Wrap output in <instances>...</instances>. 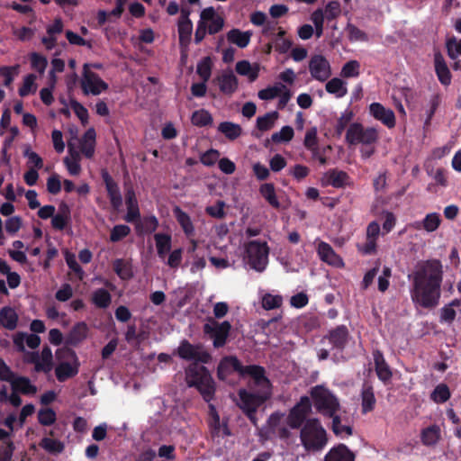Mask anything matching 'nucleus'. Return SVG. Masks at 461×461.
Masks as SVG:
<instances>
[{
	"mask_svg": "<svg viewBox=\"0 0 461 461\" xmlns=\"http://www.w3.org/2000/svg\"><path fill=\"white\" fill-rule=\"evenodd\" d=\"M192 123L195 126L203 127L209 125L212 122V117L210 114L209 112L206 110L201 109L198 111H195L192 114Z\"/></svg>",
	"mask_w": 461,
	"mask_h": 461,
	"instance_id": "obj_48",
	"label": "nucleus"
},
{
	"mask_svg": "<svg viewBox=\"0 0 461 461\" xmlns=\"http://www.w3.org/2000/svg\"><path fill=\"white\" fill-rule=\"evenodd\" d=\"M332 417V430L335 435L339 437L352 435V428L349 425L342 424L339 416L333 415Z\"/></svg>",
	"mask_w": 461,
	"mask_h": 461,
	"instance_id": "obj_51",
	"label": "nucleus"
},
{
	"mask_svg": "<svg viewBox=\"0 0 461 461\" xmlns=\"http://www.w3.org/2000/svg\"><path fill=\"white\" fill-rule=\"evenodd\" d=\"M360 64L357 60H350L344 64L341 68L340 76L342 77H357L359 75Z\"/></svg>",
	"mask_w": 461,
	"mask_h": 461,
	"instance_id": "obj_54",
	"label": "nucleus"
},
{
	"mask_svg": "<svg viewBox=\"0 0 461 461\" xmlns=\"http://www.w3.org/2000/svg\"><path fill=\"white\" fill-rule=\"evenodd\" d=\"M251 36L252 32L249 31L241 32L239 29H232L227 33V40L243 49L249 45Z\"/></svg>",
	"mask_w": 461,
	"mask_h": 461,
	"instance_id": "obj_32",
	"label": "nucleus"
},
{
	"mask_svg": "<svg viewBox=\"0 0 461 461\" xmlns=\"http://www.w3.org/2000/svg\"><path fill=\"white\" fill-rule=\"evenodd\" d=\"M262 307L267 310L278 309L283 304V297L278 294H265L261 298Z\"/></svg>",
	"mask_w": 461,
	"mask_h": 461,
	"instance_id": "obj_42",
	"label": "nucleus"
},
{
	"mask_svg": "<svg viewBox=\"0 0 461 461\" xmlns=\"http://www.w3.org/2000/svg\"><path fill=\"white\" fill-rule=\"evenodd\" d=\"M239 398L236 400L237 405L248 416L250 421L257 426L256 411L257 410L271 397L268 393L257 391L253 393L246 389H240L238 393Z\"/></svg>",
	"mask_w": 461,
	"mask_h": 461,
	"instance_id": "obj_7",
	"label": "nucleus"
},
{
	"mask_svg": "<svg viewBox=\"0 0 461 461\" xmlns=\"http://www.w3.org/2000/svg\"><path fill=\"white\" fill-rule=\"evenodd\" d=\"M311 410L310 399L303 397L287 416L279 412L273 413L268 419V425L280 438H288L290 431L284 424L286 423L291 429L301 427Z\"/></svg>",
	"mask_w": 461,
	"mask_h": 461,
	"instance_id": "obj_3",
	"label": "nucleus"
},
{
	"mask_svg": "<svg viewBox=\"0 0 461 461\" xmlns=\"http://www.w3.org/2000/svg\"><path fill=\"white\" fill-rule=\"evenodd\" d=\"M381 228L377 221H371L366 227V241L357 245L358 250L364 255H372L376 252L377 240Z\"/></svg>",
	"mask_w": 461,
	"mask_h": 461,
	"instance_id": "obj_14",
	"label": "nucleus"
},
{
	"mask_svg": "<svg viewBox=\"0 0 461 461\" xmlns=\"http://www.w3.org/2000/svg\"><path fill=\"white\" fill-rule=\"evenodd\" d=\"M325 89L337 98H341L348 94L347 83L339 77H333L329 80L325 85Z\"/></svg>",
	"mask_w": 461,
	"mask_h": 461,
	"instance_id": "obj_34",
	"label": "nucleus"
},
{
	"mask_svg": "<svg viewBox=\"0 0 461 461\" xmlns=\"http://www.w3.org/2000/svg\"><path fill=\"white\" fill-rule=\"evenodd\" d=\"M317 252L320 258L333 267H342L343 260L342 258L336 254L331 246L324 241H321L317 247Z\"/></svg>",
	"mask_w": 461,
	"mask_h": 461,
	"instance_id": "obj_19",
	"label": "nucleus"
},
{
	"mask_svg": "<svg viewBox=\"0 0 461 461\" xmlns=\"http://www.w3.org/2000/svg\"><path fill=\"white\" fill-rule=\"evenodd\" d=\"M26 360L35 365L37 372L49 373L53 367V355L49 347H44L41 354L36 352L27 353Z\"/></svg>",
	"mask_w": 461,
	"mask_h": 461,
	"instance_id": "obj_13",
	"label": "nucleus"
},
{
	"mask_svg": "<svg viewBox=\"0 0 461 461\" xmlns=\"http://www.w3.org/2000/svg\"><path fill=\"white\" fill-rule=\"evenodd\" d=\"M378 139L379 133L375 128H365L357 122L350 124L346 132V141L349 145H373Z\"/></svg>",
	"mask_w": 461,
	"mask_h": 461,
	"instance_id": "obj_9",
	"label": "nucleus"
},
{
	"mask_svg": "<svg viewBox=\"0 0 461 461\" xmlns=\"http://www.w3.org/2000/svg\"><path fill=\"white\" fill-rule=\"evenodd\" d=\"M447 50L449 59L453 61L454 70L461 69V39L451 38L447 41Z\"/></svg>",
	"mask_w": 461,
	"mask_h": 461,
	"instance_id": "obj_25",
	"label": "nucleus"
},
{
	"mask_svg": "<svg viewBox=\"0 0 461 461\" xmlns=\"http://www.w3.org/2000/svg\"><path fill=\"white\" fill-rule=\"evenodd\" d=\"M285 89V85L282 83H276L274 86H268L265 89L260 90L258 93V96L261 100H272L278 96L282 91Z\"/></svg>",
	"mask_w": 461,
	"mask_h": 461,
	"instance_id": "obj_43",
	"label": "nucleus"
},
{
	"mask_svg": "<svg viewBox=\"0 0 461 461\" xmlns=\"http://www.w3.org/2000/svg\"><path fill=\"white\" fill-rule=\"evenodd\" d=\"M158 222L155 216L144 218L137 224V230L140 233H151L158 228Z\"/></svg>",
	"mask_w": 461,
	"mask_h": 461,
	"instance_id": "obj_52",
	"label": "nucleus"
},
{
	"mask_svg": "<svg viewBox=\"0 0 461 461\" xmlns=\"http://www.w3.org/2000/svg\"><path fill=\"white\" fill-rule=\"evenodd\" d=\"M423 230L427 232L437 230L441 223L440 215L438 212L428 213L422 220Z\"/></svg>",
	"mask_w": 461,
	"mask_h": 461,
	"instance_id": "obj_46",
	"label": "nucleus"
},
{
	"mask_svg": "<svg viewBox=\"0 0 461 461\" xmlns=\"http://www.w3.org/2000/svg\"><path fill=\"white\" fill-rule=\"evenodd\" d=\"M308 68L312 77L320 82L327 81L332 75L330 61L321 54L311 57Z\"/></svg>",
	"mask_w": 461,
	"mask_h": 461,
	"instance_id": "obj_12",
	"label": "nucleus"
},
{
	"mask_svg": "<svg viewBox=\"0 0 461 461\" xmlns=\"http://www.w3.org/2000/svg\"><path fill=\"white\" fill-rule=\"evenodd\" d=\"M95 138L96 134L95 129L89 128L80 140V151L86 158H92L95 153Z\"/></svg>",
	"mask_w": 461,
	"mask_h": 461,
	"instance_id": "obj_28",
	"label": "nucleus"
},
{
	"mask_svg": "<svg viewBox=\"0 0 461 461\" xmlns=\"http://www.w3.org/2000/svg\"><path fill=\"white\" fill-rule=\"evenodd\" d=\"M205 267L206 260L204 257L194 254L190 263V272L194 275H201Z\"/></svg>",
	"mask_w": 461,
	"mask_h": 461,
	"instance_id": "obj_63",
	"label": "nucleus"
},
{
	"mask_svg": "<svg viewBox=\"0 0 461 461\" xmlns=\"http://www.w3.org/2000/svg\"><path fill=\"white\" fill-rule=\"evenodd\" d=\"M218 131L223 133L230 140H235L241 134L240 126L230 122L220 123Z\"/></svg>",
	"mask_w": 461,
	"mask_h": 461,
	"instance_id": "obj_41",
	"label": "nucleus"
},
{
	"mask_svg": "<svg viewBox=\"0 0 461 461\" xmlns=\"http://www.w3.org/2000/svg\"><path fill=\"white\" fill-rule=\"evenodd\" d=\"M440 436V429L438 426H430L423 429L421 433V439L423 444L427 446L434 445L438 442Z\"/></svg>",
	"mask_w": 461,
	"mask_h": 461,
	"instance_id": "obj_44",
	"label": "nucleus"
},
{
	"mask_svg": "<svg viewBox=\"0 0 461 461\" xmlns=\"http://www.w3.org/2000/svg\"><path fill=\"white\" fill-rule=\"evenodd\" d=\"M236 72L243 77H247L249 82H254L258 77L260 70L258 63L251 64L248 60H240L236 63Z\"/></svg>",
	"mask_w": 461,
	"mask_h": 461,
	"instance_id": "obj_24",
	"label": "nucleus"
},
{
	"mask_svg": "<svg viewBox=\"0 0 461 461\" xmlns=\"http://www.w3.org/2000/svg\"><path fill=\"white\" fill-rule=\"evenodd\" d=\"M30 58L32 68L38 71L40 74H43L48 66L47 59L36 52L32 53Z\"/></svg>",
	"mask_w": 461,
	"mask_h": 461,
	"instance_id": "obj_61",
	"label": "nucleus"
},
{
	"mask_svg": "<svg viewBox=\"0 0 461 461\" xmlns=\"http://www.w3.org/2000/svg\"><path fill=\"white\" fill-rule=\"evenodd\" d=\"M111 294L104 288L95 290L92 294V301L99 308H107L111 303Z\"/></svg>",
	"mask_w": 461,
	"mask_h": 461,
	"instance_id": "obj_40",
	"label": "nucleus"
},
{
	"mask_svg": "<svg viewBox=\"0 0 461 461\" xmlns=\"http://www.w3.org/2000/svg\"><path fill=\"white\" fill-rule=\"evenodd\" d=\"M104 180L105 183L108 196L111 201V204L114 209H118L122 203L120 189L117 184L107 173L104 175Z\"/></svg>",
	"mask_w": 461,
	"mask_h": 461,
	"instance_id": "obj_27",
	"label": "nucleus"
},
{
	"mask_svg": "<svg viewBox=\"0 0 461 461\" xmlns=\"http://www.w3.org/2000/svg\"><path fill=\"white\" fill-rule=\"evenodd\" d=\"M158 258L165 260L167 254L171 251V236L164 233H157L154 236Z\"/></svg>",
	"mask_w": 461,
	"mask_h": 461,
	"instance_id": "obj_33",
	"label": "nucleus"
},
{
	"mask_svg": "<svg viewBox=\"0 0 461 461\" xmlns=\"http://www.w3.org/2000/svg\"><path fill=\"white\" fill-rule=\"evenodd\" d=\"M220 90L227 95L235 93L239 86L237 77L232 71H225L216 78Z\"/></svg>",
	"mask_w": 461,
	"mask_h": 461,
	"instance_id": "obj_23",
	"label": "nucleus"
},
{
	"mask_svg": "<svg viewBox=\"0 0 461 461\" xmlns=\"http://www.w3.org/2000/svg\"><path fill=\"white\" fill-rule=\"evenodd\" d=\"M197 74L203 82H207L212 73V60L209 57L203 58L197 65Z\"/></svg>",
	"mask_w": 461,
	"mask_h": 461,
	"instance_id": "obj_53",
	"label": "nucleus"
},
{
	"mask_svg": "<svg viewBox=\"0 0 461 461\" xmlns=\"http://www.w3.org/2000/svg\"><path fill=\"white\" fill-rule=\"evenodd\" d=\"M182 258L183 249L179 248L170 251L167 259L164 261L170 268L176 269L181 265Z\"/></svg>",
	"mask_w": 461,
	"mask_h": 461,
	"instance_id": "obj_62",
	"label": "nucleus"
},
{
	"mask_svg": "<svg viewBox=\"0 0 461 461\" xmlns=\"http://www.w3.org/2000/svg\"><path fill=\"white\" fill-rule=\"evenodd\" d=\"M362 411L366 413L371 411L375 405V398L373 388L370 385L365 384L362 393Z\"/></svg>",
	"mask_w": 461,
	"mask_h": 461,
	"instance_id": "obj_38",
	"label": "nucleus"
},
{
	"mask_svg": "<svg viewBox=\"0 0 461 461\" xmlns=\"http://www.w3.org/2000/svg\"><path fill=\"white\" fill-rule=\"evenodd\" d=\"M348 331L345 327H339L330 334V341L338 348H342L346 343Z\"/></svg>",
	"mask_w": 461,
	"mask_h": 461,
	"instance_id": "obj_45",
	"label": "nucleus"
},
{
	"mask_svg": "<svg viewBox=\"0 0 461 461\" xmlns=\"http://www.w3.org/2000/svg\"><path fill=\"white\" fill-rule=\"evenodd\" d=\"M244 261L257 272H263L268 264L269 247L266 241L251 240L244 244Z\"/></svg>",
	"mask_w": 461,
	"mask_h": 461,
	"instance_id": "obj_5",
	"label": "nucleus"
},
{
	"mask_svg": "<svg viewBox=\"0 0 461 461\" xmlns=\"http://www.w3.org/2000/svg\"><path fill=\"white\" fill-rule=\"evenodd\" d=\"M300 439L304 449L309 452H319L328 443L326 430L317 419L306 420L301 429Z\"/></svg>",
	"mask_w": 461,
	"mask_h": 461,
	"instance_id": "obj_4",
	"label": "nucleus"
},
{
	"mask_svg": "<svg viewBox=\"0 0 461 461\" xmlns=\"http://www.w3.org/2000/svg\"><path fill=\"white\" fill-rule=\"evenodd\" d=\"M17 321L18 316L14 309L5 307L0 311V321L5 328L14 330L17 326Z\"/></svg>",
	"mask_w": 461,
	"mask_h": 461,
	"instance_id": "obj_37",
	"label": "nucleus"
},
{
	"mask_svg": "<svg viewBox=\"0 0 461 461\" xmlns=\"http://www.w3.org/2000/svg\"><path fill=\"white\" fill-rule=\"evenodd\" d=\"M176 353L185 360L194 361L185 370L186 384L189 387H196L203 398L206 402H210L215 392L214 382L208 370L204 366L197 365L198 362L207 363L210 355L202 346L192 345L186 340L180 343Z\"/></svg>",
	"mask_w": 461,
	"mask_h": 461,
	"instance_id": "obj_2",
	"label": "nucleus"
},
{
	"mask_svg": "<svg viewBox=\"0 0 461 461\" xmlns=\"http://www.w3.org/2000/svg\"><path fill=\"white\" fill-rule=\"evenodd\" d=\"M449 397H450L449 389L444 384H440L438 386H436V388L434 389V391L431 393V399L434 402H438V403L447 402L449 399Z\"/></svg>",
	"mask_w": 461,
	"mask_h": 461,
	"instance_id": "obj_56",
	"label": "nucleus"
},
{
	"mask_svg": "<svg viewBox=\"0 0 461 461\" xmlns=\"http://www.w3.org/2000/svg\"><path fill=\"white\" fill-rule=\"evenodd\" d=\"M230 330V324L228 321L217 323L215 321L206 323L203 330L213 339V345L216 348L222 347Z\"/></svg>",
	"mask_w": 461,
	"mask_h": 461,
	"instance_id": "obj_15",
	"label": "nucleus"
},
{
	"mask_svg": "<svg viewBox=\"0 0 461 461\" xmlns=\"http://www.w3.org/2000/svg\"><path fill=\"white\" fill-rule=\"evenodd\" d=\"M36 76L34 74L27 75L23 79V84L19 89V95L21 96H26L31 93H34L37 89L35 84Z\"/></svg>",
	"mask_w": 461,
	"mask_h": 461,
	"instance_id": "obj_55",
	"label": "nucleus"
},
{
	"mask_svg": "<svg viewBox=\"0 0 461 461\" xmlns=\"http://www.w3.org/2000/svg\"><path fill=\"white\" fill-rule=\"evenodd\" d=\"M348 177V176L346 172L337 170V169H332V170L326 172L323 175L321 181H322L323 185H332L334 187H341L346 184Z\"/></svg>",
	"mask_w": 461,
	"mask_h": 461,
	"instance_id": "obj_29",
	"label": "nucleus"
},
{
	"mask_svg": "<svg viewBox=\"0 0 461 461\" xmlns=\"http://www.w3.org/2000/svg\"><path fill=\"white\" fill-rule=\"evenodd\" d=\"M259 193L271 206L276 209L280 207V203L276 197L275 186L273 184L267 183L262 185L259 188Z\"/></svg>",
	"mask_w": 461,
	"mask_h": 461,
	"instance_id": "obj_39",
	"label": "nucleus"
},
{
	"mask_svg": "<svg viewBox=\"0 0 461 461\" xmlns=\"http://www.w3.org/2000/svg\"><path fill=\"white\" fill-rule=\"evenodd\" d=\"M340 12H341L340 5L338 1L329 2L325 6V10L323 11V13L328 20L335 19L336 17H338L340 14Z\"/></svg>",
	"mask_w": 461,
	"mask_h": 461,
	"instance_id": "obj_64",
	"label": "nucleus"
},
{
	"mask_svg": "<svg viewBox=\"0 0 461 461\" xmlns=\"http://www.w3.org/2000/svg\"><path fill=\"white\" fill-rule=\"evenodd\" d=\"M312 397L316 409L324 415L333 416L339 408L338 399L325 387L317 385L312 389Z\"/></svg>",
	"mask_w": 461,
	"mask_h": 461,
	"instance_id": "obj_8",
	"label": "nucleus"
},
{
	"mask_svg": "<svg viewBox=\"0 0 461 461\" xmlns=\"http://www.w3.org/2000/svg\"><path fill=\"white\" fill-rule=\"evenodd\" d=\"M56 358L59 363L55 374L59 382H64L78 373V359L72 349L67 347L59 348L56 351Z\"/></svg>",
	"mask_w": 461,
	"mask_h": 461,
	"instance_id": "obj_6",
	"label": "nucleus"
},
{
	"mask_svg": "<svg viewBox=\"0 0 461 461\" xmlns=\"http://www.w3.org/2000/svg\"><path fill=\"white\" fill-rule=\"evenodd\" d=\"M434 65L440 83L448 86L451 83V74L443 56L439 52L434 55Z\"/></svg>",
	"mask_w": 461,
	"mask_h": 461,
	"instance_id": "obj_26",
	"label": "nucleus"
},
{
	"mask_svg": "<svg viewBox=\"0 0 461 461\" xmlns=\"http://www.w3.org/2000/svg\"><path fill=\"white\" fill-rule=\"evenodd\" d=\"M77 141V138H72L68 142V148L69 152V157H66L64 158V163L72 176H77L81 171V167L79 164L80 154L77 150L75 149L76 142Z\"/></svg>",
	"mask_w": 461,
	"mask_h": 461,
	"instance_id": "obj_18",
	"label": "nucleus"
},
{
	"mask_svg": "<svg viewBox=\"0 0 461 461\" xmlns=\"http://www.w3.org/2000/svg\"><path fill=\"white\" fill-rule=\"evenodd\" d=\"M373 357L378 378L383 382L389 381L392 377V371L389 366L386 364L384 356L380 351H375Z\"/></svg>",
	"mask_w": 461,
	"mask_h": 461,
	"instance_id": "obj_30",
	"label": "nucleus"
},
{
	"mask_svg": "<svg viewBox=\"0 0 461 461\" xmlns=\"http://www.w3.org/2000/svg\"><path fill=\"white\" fill-rule=\"evenodd\" d=\"M244 367L235 357H226L221 359L218 366V377L225 379L231 372H238L240 375Z\"/></svg>",
	"mask_w": 461,
	"mask_h": 461,
	"instance_id": "obj_21",
	"label": "nucleus"
},
{
	"mask_svg": "<svg viewBox=\"0 0 461 461\" xmlns=\"http://www.w3.org/2000/svg\"><path fill=\"white\" fill-rule=\"evenodd\" d=\"M173 214L176 219L177 222L182 227L184 232L187 236H191L194 232V228L190 217L182 211L178 206H176L173 210Z\"/></svg>",
	"mask_w": 461,
	"mask_h": 461,
	"instance_id": "obj_36",
	"label": "nucleus"
},
{
	"mask_svg": "<svg viewBox=\"0 0 461 461\" xmlns=\"http://www.w3.org/2000/svg\"><path fill=\"white\" fill-rule=\"evenodd\" d=\"M294 130L290 126H284L278 132H275L271 139L274 142H287L294 137Z\"/></svg>",
	"mask_w": 461,
	"mask_h": 461,
	"instance_id": "obj_59",
	"label": "nucleus"
},
{
	"mask_svg": "<svg viewBox=\"0 0 461 461\" xmlns=\"http://www.w3.org/2000/svg\"><path fill=\"white\" fill-rule=\"evenodd\" d=\"M458 306H459L458 300H454L447 305L444 306L441 309L440 321L451 323L455 320L456 315V310L454 309V307H458Z\"/></svg>",
	"mask_w": 461,
	"mask_h": 461,
	"instance_id": "obj_49",
	"label": "nucleus"
},
{
	"mask_svg": "<svg viewBox=\"0 0 461 461\" xmlns=\"http://www.w3.org/2000/svg\"><path fill=\"white\" fill-rule=\"evenodd\" d=\"M81 87L85 95H98L108 88V85L90 70V64L86 63L83 67Z\"/></svg>",
	"mask_w": 461,
	"mask_h": 461,
	"instance_id": "obj_11",
	"label": "nucleus"
},
{
	"mask_svg": "<svg viewBox=\"0 0 461 461\" xmlns=\"http://www.w3.org/2000/svg\"><path fill=\"white\" fill-rule=\"evenodd\" d=\"M355 454L344 444H339L325 455L323 461H355Z\"/></svg>",
	"mask_w": 461,
	"mask_h": 461,
	"instance_id": "obj_22",
	"label": "nucleus"
},
{
	"mask_svg": "<svg viewBox=\"0 0 461 461\" xmlns=\"http://www.w3.org/2000/svg\"><path fill=\"white\" fill-rule=\"evenodd\" d=\"M131 232L128 225L119 224L115 225L111 230L110 240L112 242H118L123 238L127 237Z\"/></svg>",
	"mask_w": 461,
	"mask_h": 461,
	"instance_id": "obj_58",
	"label": "nucleus"
},
{
	"mask_svg": "<svg viewBox=\"0 0 461 461\" xmlns=\"http://www.w3.org/2000/svg\"><path fill=\"white\" fill-rule=\"evenodd\" d=\"M242 376L250 378L249 386L257 389L258 392L268 393L272 395V385L265 375V369L262 366L251 365L246 366L241 374Z\"/></svg>",
	"mask_w": 461,
	"mask_h": 461,
	"instance_id": "obj_10",
	"label": "nucleus"
},
{
	"mask_svg": "<svg viewBox=\"0 0 461 461\" xmlns=\"http://www.w3.org/2000/svg\"><path fill=\"white\" fill-rule=\"evenodd\" d=\"M369 113L375 119L380 121L386 127H388V128L394 127V125H395L394 113L391 109L384 107L380 103H372L369 105Z\"/></svg>",
	"mask_w": 461,
	"mask_h": 461,
	"instance_id": "obj_17",
	"label": "nucleus"
},
{
	"mask_svg": "<svg viewBox=\"0 0 461 461\" xmlns=\"http://www.w3.org/2000/svg\"><path fill=\"white\" fill-rule=\"evenodd\" d=\"M180 14L181 15L177 24L179 41L181 44H187L191 38L193 23L189 19V10H187L186 8H182L180 10Z\"/></svg>",
	"mask_w": 461,
	"mask_h": 461,
	"instance_id": "obj_20",
	"label": "nucleus"
},
{
	"mask_svg": "<svg viewBox=\"0 0 461 461\" xmlns=\"http://www.w3.org/2000/svg\"><path fill=\"white\" fill-rule=\"evenodd\" d=\"M13 388L16 392H20L23 394H34L37 392V388L33 385L31 381L26 377H15L10 381Z\"/></svg>",
	"mask_w": 461,
	"mask_h": 461,
	"instance_id": "obj_35",
	"label": "nucleus"
},
{
	"mask_svg": "<svg viewBox=\"0 0 461 461\" xmlns=\"http://www.w3.org/2000/svg\"><path fill=\"white\" fill-rule=\"evenodd\" d=\"M317 128L312 127L306 131L303 144L308 150H312L318 148Z\"/></svg>",
	"mask_w": 461,
	"mask_h": 461,
	"instance_id": "obj_60",
	"label": "nucleus"
},
{
	"mask_svg": "<svg viewBox=\"0 0 461 461\" xmlns=\"http://www.w3.org/2000/svg\"><path fill=\"white\" fill-rule=\"evenodd\" d=\"M40 446L47 452L51 454H59L64 449V445L61 441L50 438H42Z\"/></svg>",
	"mask_w": 461,
	"mask_h": 461,
	"instance_id": "obj_47",
	"label": "nucleus"
},
{
	"mask_svg": "<svg viewBox=\"0 0 461 461\" xmlns=\"http://www.w3.org/2000/svg\"><path fill=\"white\" fill-rule=\"evenodd\" d=\"M442 275V265L437 259L418 264L412 274L411 296L413 303L424 308L435 307L440 297Z\"/></svg>",
	"mask_w": 461,
	"mask_h": 461,
	"instance_id": "obj_1",
	"label": "nucleus"
},
{
	"mask_svg": "<svg viewBox=\"0 0 461 461\" xmlns=\"http://www.w3.org/2000/svg\"><path fill=\"white\" fill-rule=\"evenodd\" d=\"M278 117V113L276 112H271L266 113L264 116L258 117L257 119V126L260 131H268L270 130L274 124L276 120Z\"/></svg>",
	"mask_w": 461,
	"mask_h": 461,
	"instance_id": "obj_50",
	"label": "nucleus"
},
{
	"mask_svg": "<svg viewBox=\"0 0 461 461\" xmlns=\"http://www.w3.org/2000/svg\"><path fill=\"white\" fill-rule=\"evenodd\" d=\"M200 20L204 22L209 34L219 32L224 24L223 18L217 14L212 7L203 9L200 14Z\"/></svg>",
	"mask_w": 461,
	"mask_h": 461,
	"instance_id": "obj_16",
	"label": "nucleus"
},
{
	"mask_svg": "<svg viewBox=\"0 0 461 461\" xmlns=\"http://www.w3.org/2000/svg\"><path fill=\"white\" fill-rule=\"evenodd\" d=\"M127 213L125 221L128 222H134L140 219V211L138 202L133 191L130 190L126 194Z\"/></svg>",
	"mask_w": 461,
	"mask_h": 461,
	"instance_id": "obj_31",
	"label": "nucleus"
},
{
	"mask_svg": "<svg viewBox=\"0 0 461 461\" xmlns=\"http://www.w3.org/2000/svg\"><path fill=\"white\" fill-rule=\"evenodd\" d=\"M56 419V412L50 408L41 409L38 412L39 422L44 426L52 425Z\"/></svg>",
	"mask_w": 461,
	"mask_h": 461,
	"instance_id": "obj_57",
	"label": "nucleus"
}]
</instances>
